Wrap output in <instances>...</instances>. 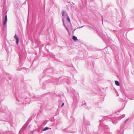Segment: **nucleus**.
Segmentation results:
<instances>
[{"label": "nucleus", "mask_w": 134, "mask_h": 134, "mask_svg": "<svg viewBox=\"0 0 134 134\" xmlns=\"http://www.w3.org/2000/svg\"><path fill=\"white\" fill-rule=\"evenodd\" d=\"M14 38L16 39V43L17 45H18L19 42V39L18 37H17V35L15 34L14 36Z\"/></svg>", "instance_id": "obj_1"}, {"label": "nucleus", "mask_w": 134, "mask_h": 134, "mask_svg": "<svg viewBox=\"0 0 134 134\" xmlns=\"http://www.w3.org/2000/svg\"><path fill=\"white\" fill-rule=\"evenodd\" d=\"M127 120H126V121H125V122H126V121Z\"/></svg>", "instance_id": "obj_10"}, {"label": "nucleus", "mask_w": 134, "mask_h": 134, "mask_svg": "<svg viewBox=\"0 0 134 134\" xmlns=\"http://www.w3.org/2000/svg\"><path fill=\"white\" fill-rule=\"evenodd\" d=\"M64 11L62 13V15L63 16H64Z\"/></svg>", "instance_id": "obj_7"}, {"label": "nucleus", "mask_w": 134, "mask_h": 134, "mask_svg": "<svg viewBox=\"0 0 134 134\" xmlns=\"http://www.w3.org/2000/svg\"><path fill=\"white\" fill-rule=\"evenodd\" d=\"M63 24H64V25H65V24H64V21H63Z\"/></svg>", "instance_id": "obj_9"}, {"label": "nucleus", "mask_w": 134, "mask_h": 134, "mask_svg": "<svg viewBox=\"0 0 134 134\" xmlns=\"http://www.w3.org/2000/svg\"><path fill=\"white\" fill-rule=\"evenodd\" d=\"M7 15H6L5 17V20L4 22L3 23V25H5L7 21Z\"/></svg>", "instance_id": "obj_2"}, {"label": "nucleus", "mask_w": 134, "mask_h": 134, "mask_svg": "<svg viewBox=\"0 0 134 134\" xmlns=\"http://www.w3.org/2000/svg\"><path fill=\"white\" fill-rule=\"evenodd\" d=\"M115 84L117 86H119L120 85V83L119 82L117 81H115Z\"/></svg>", "instance_id": "obj_4"}, {"label": "nucleus", "mask_w": 134, "mask_h": 134, "mask_svg": "<svg viewBox=\"0 0 134 134\" xmlns=\"http://www.w3.org/2000/svg\"><path fill=\"white\" fill-rule=\"evenodd\" d=\"M67 19L68 20V21L69 22V23H71V21H70V18H69V17H68V18H67Z\"/></svg>", "instance_id": "obj_6"}, {"label": "nucleus", "mask_w": 134, "mask_h": 134, "mask_svg": "<svg viewBox=\"0 0 134 134\" xmlns=\"http://www.w3.org/2000/svg\"><path fill=\"white\" fill-rule=\"evenodd\" d=\"M64 103H63L61 107H63V105H64Z\"/></svg>", "instance_id": "obj_8"}, {"label": "nucleus", "mask_w": 134, "mask_h": 134, "mask_svg": "<svg viewBox=\"0 0 134 134\" xmlns=\"http://www.w3.org/2000/svg\"><path fill=\"white\" fill-rule=\"evenodd\" d=\"M72 39L74 41H75L77 40V38L75 36H73L72 37Z\"/></svg>", "instance_id": "obj_3"}, {"label": "nucleus", "mask_w": 134, "mask_h": 134, "mask_svg": "<svg viewBox=\"0 0 134 134\" xmlns=\"http://www.w3.org/2000/svg\"><path fill=\"white\" fill-rule=\"evenodd\" d=\"M48 127H46L43 130V131H45L48 130Z\"/></svg>", "instance_id": "obj_5"}]
</instances>
